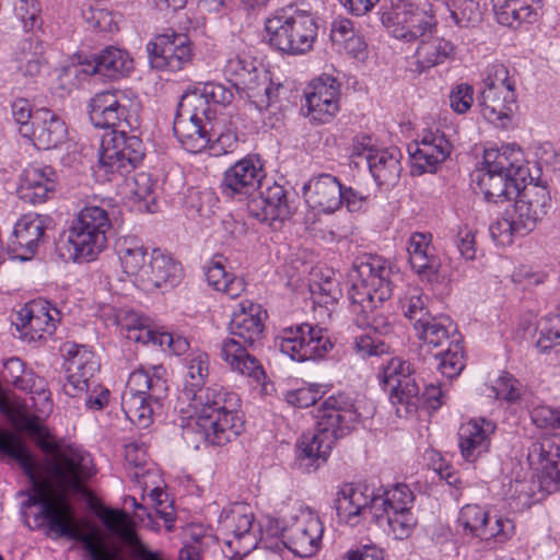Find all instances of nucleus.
<instances>
[{
	"mask_svg": "<svg viewBox=\"0 0 560 560\" xmlns=\"http://www.w3.org/2000/svg\"><path fill=\"white\" fill-rule=\"evenodd\" d=\"M390 265L380 256L357 258L348 273L350 312L358 327L370 328L386 336L392 332V320L384 303L392 296Z\"/></svg>",
	"mask_w": 560,
	"mask_h": 560,
	"instance_id": "nucleus-2",
	"label": "nucleus"
},
{
	"mask_svg": "<svg viewBox=\"0 0 560 560\" xmlns=\"http://www.w3.org/2000/svg\"><path fill=\"white\" fill-rule=\"evenodd\" d=\"M378 378L384 387L417 382L412 364L398 357L390 358L386 363L382 364Z\"/></svg>",
	"mask_w": 560,
	"mask_h": 560,
	"instance_id": "nucleus-48",
	"label": "nucleus"
},
{
	"mask_svg": "<svg viewBox=\"0 0 560 560\" xmlns=\"http://www.w3.org/2000/svg\"><path fill=\"white\" fill-rule=\"evenodd\" d=\"M539 0H492L497 21L505 26L516 28L522 23H532L536 19L534 4Z\"/></svg>",
	"mask_w": 560,
	"mask_h": 560,
	"instance_id": "nucleus-41",
	"label": "nucleus"
},
{
	"mask_svg": "<svg viewBox=\"0 0 560 560\" xmlns=\"http://www.w3.org/2000/svg\"><path fill=\"white\" fill-rule=\"evenodd\" d=\"M451 16L459 27H471L480 21L479 5L474 0H462Z\"/></svg>",
	"mask_w": 560,
	"mask_h": 560,
	"instance_id": "nucleus-58",
	"label": "nucleus"
},
{
	"mask_svg": "<svg viewBox=\"0 0 560 560\" xmlns=\"http://www.w3.org/2000/svg\"><path fill=\"white\" fill-rule=\"evenodd\" d=\"M21 69L25 74L35 77L39 74L45 59L43 57V47L38 40L28 39L23 43Z\"/></svg>",
	"mask_w": 560,
	"mask_h": 560,
	"instance_id": "nucleus-54",
	"label": "nucleus"
},
{
	"mask_svg": "<svg viewBox=\"0 0 560 560\" xmlns=\"http://www.w3.org/2000/svg\"><path fill=\"white\" fill-rule=\"evenodd\" d=\"M253 522L254 515L244 504H235L229 510H223L219 516V525L223 534L232 535L237 540L252 536Z\"/></svg>",
	"mask_w": 560,
	"mask_h": 560,
	"instance_id": "nucleus-45",
	"label": "nucleus"
},
{
	"mask_svg": "<svg viewBox=\"0 0 560 560\" xmlns=\"http://www.w3.org/2000/svg\"><path fill=\"white\" fill-rule=\"evenodd\" d=\"M46 230V218L36 213L22 215L14 225L9 250L15 258L26 260L32 257Z\"/></svg>",
	"mask_w": 560,
	"mask_h": 560,
	"instance_id": "nucleus-31",
	"label": "nucleus"
},
{
	"mask_svg": "<svg viewBox=\"0 0 560 560\" xmlns=\"http://www.w3.org/2000/svg\"><path fill=\"white\" fill-rule=\"evenodd\" d=\"M67 127L63 120L47 108L34 112L32 135L35 144L43 150L56 148L67 138Z\"/></svg>",
	"mask_w": 560,
	"mask_h": 560,
	"instance_id": "nucleus-36",
	"label": "nucleus"
},
{
	"mask_svg": "<svg viewBox=\"0 0 560 560\" xmlns=\"http://www.w3.org/2000/svg\"><path fill=\"white\" fill-rule=\"evenodd\" d=\"M319 397V392L314 386L300 387L285 392L284 400L298 408H307L313 406Z\"/></svg>",
	"mask_w": 560,
	"mask_h": 560,
	"instance_id": "nucleus-63",
	"label": "nucleus"
},
{
	"mask_svg": "<svg viewBox=\"0 0 560 560\" xmlns=\"http://www.w3.org/2000/svg\"><path fill=\"white\" fill-rule=\"evenodd\" d=\"M210 122L198 119L184 118L177 115L173 131L182 145L191 153H199L212 141V135L208 131L207 126Z\"/></svg>",
	"mask_w": 560,
	"mask_h": 560,
	"instance_id": "nucleus-40",
	"label": "nucleus"
},
{
	"mask_svg": "<svg viewBox=\"0 0 560 560\" xmlns=\"http://www.w3.org/2000/svg\"><path fill=\"white\" fill-rule=\"evenodd\" d=\"M238 307L229 325L231 337L221 343L220 357L233 372L259 383L265 378V371L247 347L261 340L267 312L248 300L242 301Z\"/></svg>",
	"mask_w": 560,
	"mask_h": 560,
	"instance_id": "nucleus-6",
	"label": "nucleus"
},
{
	"mask_svg": "<svg viewBox=\"0 0 560 560\" xmlns=\"http://www.w3.org/2000/svg\"><path fill=\"white\" fill-rule=\"evenodd\" d=\"M224 75L237 89L247 92V96H259L260 84H266L268 71L258 68L249 57L234 55L226 60Z\"/></svg>",
	"mask_w": 560,
	"mask_h": 560,
	"instance_id": "nucleus-34",
	"label": "nucleus"
},
{
	"mask_svg": "<svg viewBox=\"0 0 560 560\" xmlns=\"http://www.w3.org/2000/svg\"><path fill=\"white\" fill-rule=\"evenodd\" d=\"M428 303L429 296L418 287H409L400 299L401 312L415 329L431 317Z\"/></svg>",
	"mask_w": 560,
	"mask_h": 560,
	"instance_id": "nucleus-47",
	"label": "nucleus"
},
{
	"mask_svg": "<svg viewBox=\"0 0 560 560\" xmlns=\"http://www.w3.org/2000/svg\"><path fill=\"white\" fill-rule=\"evenodd\" d=\"M59 319L60 313L56 307L46 301H38L21 308L15 326L24 339L36 341L43 339L45 334L51 336Z\"/></svg>",
	"mask_w": 560,
	"mask_h": 560,
	"instance_id": "nucleus-23",
	"label": "nucleus"
},
{
	"mask_svg": "<svg viewBox=\"0 0 560 560\" xmlns=\"http://www.w3.org/2000/svg\"><path fill=\"white\" fill-rule=\"evenodd\" d=\"M65 350L67 383L63 385V390L70 397H81L83 393H89L93 383L97 382L96 373L100 370V362L86 346L67 343Z\"/></svg>",
	"mask_w": 560,
	"mask_h": 560,
	"instance_id": "nucleus-17",
	"label": "nucleus"
},
{
	"mask_svg": "<svg viewBox=\"0 0 560 560\" xmlns=\"http://www.w3.org/2000/svg\"><path fill=\"white\" fill-rule=\"evenodd\" d=\"M133 68V60L128 51L118 47L108 46L96 54L92 60L81 62L80 71L92 75L116 80L127 75Z\"/></svg>",
	"mask_w": 560,
	"mask_h": 560,
	"instance_id": "nucleus-35",
	"label": "nucleus"
},
{
	"mask_svg": "<svg viewBox=\"0 0 560 560\" xmlns=\"http://www.w3.org/2000/svg\"><path fill=\"white\" fill-rule=\"evenodd\" d=\"M474 103V88L467 83L456 85L450 93V105L457 114L468 112Z\"/></svg>",
	"mask_w": 560,
	"mask_h": 560,
	"instance_id": "nucleus-61",
	"label": "nucleus"
},
{
	"mask_svg": "<svg viewBox=\"0 0 560 560\" xmlns=\"http://www.w3.org/2000/svg\"><path fill=\"white\" fill-rule=\"evenodd\" d=\"M186 374L183 381V387L178 394L176 409H187L191 402L197 401L199 396H203L209 390L222 388L219 385L205 387L209 376V357L203 351H195L186 358Z\"/></svg>",
	"mask_w": 560,
	"mask_h": 560,
	"instance_id": "nucleus-26",
	"label": "nucleus"
},
{
	"mask_svg": "<svg viewBox=\"0 0 560 560\" xmlns=\"http://www.w3.org/2000/svg\"><path fill=\"white\" fill-rule=\"evenodd\" d=\"M161 366L152 373L143 368L130 373L121 395V408L127 419L141 428H148L154 412L161 409L167 397L168 386L162 377Z\"/></svg>",
	"mask_w": 560,
	"mask_h": 560,
	"instance_id": "nucleus-8",
	"label": "nucleus"
},
{
	"mask_svg": "<svg viewBox=\"0 0 560 560\" xmlns=\"http://www.w3.org/2000/svg\"><path fill=\"white\" fill-rule=\"evenodd\" d=\"M355 400L346 393L327 397L316 409V432L304 433L296 445V459L315 470L329 455L336 440L348 434L360 420Z\"/></svg>",
	"mask_w": 560,
	"mask_h": 560,
	"instance_id": "nucleus-4",
	"label": "nucleus"
},
{
	"mask_svg": "<svg viewBox=\"0 0 560 560\" xmlns=\"http://www.w3.org/2000/svg\"><path fill=\"white\" fill-rule=\"evenodd\" d=\"M247 207L254 218L275 228L277 223L283 222L291 215L287 191L277 183L264 188L258 196L248 201Z\"/></svg>",
	"mask_w": 560,
	"mask_h": 560,
	"instance_id": "nucleus-27",
	"label": "nucleus"
},
{
	"mask_svg": "<svg viewBox=\"0 0 560 560\" xmlns=\"http://www.w3.org/2000/svg\"><path fill=\"white\" fill-rule=\"evenodd\" d=\"M128 100L116 91H102L90 101V120L97 128H116L103 136L100 149L98 172L107 180L122 177L133 170L144 156V145L137 135H129L126 128L133 129Z\"/></svg>",
	"mask_w": 560,
	"mask_h": 560,
	"instance_id": "nucleus-1",
	"label": "nucleus"
},
{
	"mask_svg": "<svg viewBox=\"0 0 560 560\" xmlns=\"http://www.w3.org/2000/svg\"><path fill=\"white\" fill-rule=\"evenodd\" d=\"M110 228L112 223L104 208L84 207L73 219L68 231V243L73 249V259L80 261L95 259L106 247V234Z\"/></svg>",
	"mask_w": 560,
	"mask_h": 560,
	"instance_id": "nucleus-12",
	"label": "nucleus"
},
{
	"mask_svg": "<svg viewBox=\"0 0 560 560\" xmlns=\"http://www.w3.org/2000/svg\"><path fill=\"white\" fill-rule=\"evenodd\" d=\"M389 401L399 418L415 415L421 405V390L418 382L405 383L400 386H386Z\"/></svg>",
	"mask_w": 560,
	"mask_h": 560,
	"instance_id": "nucleus-46",
	"label": "nucleus"
},
{
	"mask_svg": "<svg viewBox=\"0 0 560 560\" xmlns=\"http://www.w3.org/2000/svg\"><path fill=\"white\" fill-rule=\"evenodd\" d=\"M116 250L124 272L133 277V281L139 285L144 268H148L151 260L148 247L135 236H122L117 240Z\"/></svg>",
	"mask_w": 560,
	"mask_h": 560,
	"instance_id": "nucleus-38",
	"label": "nucleus"
},
{
	"mask_svg": "<svg viewBox=\"0 0 560 560\" xmlns=\"http://www.w3.org/2000/svg\"><path fill=\"white\" fill-rule=\"evenodd\" d=\"M24 428L43 452L52 455V460L47 466V478L40 477L47 485V498L51 488L60 493V498L70 493L88 494L85 481L94 472L90 455L73 447L61 451L37 417L25 418Z\"/></svg>",
	"mask_w": 560,
	"mask_h": 560,
	"instance_id": "nucleus-5",
	"label": "nucleus"
},
{
	"mask_svg": "<svg viewBox=\"0 0 560 560\" xmlns=\"http://www.w3.org/2000/svg\"><path fill=\"white\" fill-rule=\"evenodd\" d=\"M40 12L37 0H16L14 3V14L22 22L25 31L40 26Z\"/></svg>",
	"mask_w": 560,
	"mask_h": 560,
	"instance_id": "nucleus-55",
	"label": "nucleus"
},
{
	"mask_svg": "<svg viewBox=\"0 0 560 560\" xmlns=\"http://www.w3.org/2000/svg\"><path fill=\"white\" fill-rule=\"evenodd\" d=\"M155 183L151 175L144 172L137 173L132 179V187L130 194L136 202L139 203V209L147 212H155Z\"/></svg>",
	"mask_w": 560,
	"mask_h": 560,
	"instance_id": "nucleus-50",
	"label": "nucleus"
},
{
	"mask_svg": "<svg viewBox=\"0 0 560 560\" xmlns=\"http://www.w3.org/2000/svg\"><path fill=\"white\" fill-rule=\"evenodd\" d=\"M324 525L310 509H300L283 530V544L299 557H313L322 546Z\"/></svg>",
	"mask_w": 560,
	"mask_h": 560,
	"instance_id": "nucleus-15",
	"label": "nucleus"
},
{
	"mask_svg": "<svg viewBox=\"0 0 560 560\" xmlns=\"http://www.w3.org/2000/svg\"><path fill=\"white\" fill-rule=\"evenodd\" d=\"M200 89L210 105H228L233 100L232 91L221 83L207 82Z\"/></svg>",
	"mask_w": 560,
	"mask_h": 560,
	"instance_id": "nucleus-64",
	"label": "nucleus"
},
{
	"mask_svg": "<svg viewBox=\"0 0 560 560\" xmlns=\"http://www.w3.org/2000/svg\"><path fill=\"white\" fill-rule=\"evenodd\" d=\"M57 174L51 166H30L21 175L18 195L28 203H43L56 191Z\"/></svg>",
	"mask_w": 560,
	"mask_h": 560,
	"instance_id": "nucleus-32",
	"label": "nucleus"
},
{
	"mask_svg": "<svg viewBox=\"0 0 560 560\" xmlns=\"http://www.w3.org/2000/svg\"><path fill=\"white\" fill-rule=\"evenodd\" d=\"M149 62L153 69L161 71H179L194 56L192 42L188 35L168 30L158 35L147 45Z\"/></svg>",
	"mask_w": 560,
	"mask_h": 560,
	"instance_id": "nucleus-14",
	"label": "nucleus"
},
{
	"mask_svg": "<svg viewBox=\"0 0 560 560\" xmlns=\"http://www.w3.org/2000/svg\"><path fill=\"white\" fill-rule=\"evenodd\" d=\"M401 158L402 154L396 147L378 149L370 153L368 165L377 185L394 186L398 182L402 171Z\"/></svg>",
	"mask_w": 560,
	"mask_h": 560,
	"instance_id": "nucleus-39",
	"label": "nucleus"
},
{
	"mask_svg": "<svg viewBox=\"0 0 560 560\" xmlns=\"http://www.w3.org/2000/svg\"><path fill=\"white\" fill-rule=\"evenodd\" d=\"M408 260L411 269L423 281H438L441 262L432 245V234L415 232L407 243Z\"/></svg>",
	"mask_w": 560,
	"mask_h": 560,
	"instance_id": "nucleus-30",
	"label": "nucleus"
},
{
	"mask_svg": "<svg viewBox=\"0 0 560 560\" xmlns=\"http://www.w3.org/2000/svg\"><path fill=\"white\" fill-rule=\"evenodd\" d=\"M417 336L433 348L446 347L435 354L436 368L447 378L456 377L465 366L462 336L448 316H431L418 328Z\"/></svg>",
	"mask_w": 560,
	"mask_h": 560,
	"instance_id": "nucleus-11",
	"label": "nucleus"
},
{
	"mask_svg": "<svg viewBox=\"0 0 560 560\" xmlns=\"http://www.w3.org/2000/svg\"><path fill=\"white\" fill-rule=\"evenodd\" d=\"M183 279L182 265L172 256L160 249L151 252V260L138 287L144 291L161 289L168 291L180 283Z\"/></svg>",
	"mask_w": 560,
	"mask_h": 560,
	"instance_id": "nucleus-29",
	"label": "nucleus"
},
{
	"mask_svg": "<svg viewBox=\"0 0 560 560\" xmlns=\"http://www.w3.org/2000/svg\"><path fill=\"white\" fill-rule=\"evenodd\" d=\"M483 90L516 92V80L514 74L510 73L508 67L500 62L491 63L487 67L483 78Z\"/></svg>",
	"mask_w": 560,
	"mask_h": 560,
	"instance_id": "nucleus-51",
	"label": "nucleus"
},
{
	"mask_svg": "<svg viewBox=\"0 0 560 560\" xmlns=\"http://www.w3.org/2000/svg\"><path fill=\"white\" fill-rule=\"evenodd\" d=\"M101 517L108 529L119 533L130 541L136 538L135 533L128 527V516L125 512L106 510Z\"/></svg>",
	"mask_w": 560,
	"mask_h": 560,
	"instance_id": "nucleus-62",
	"label": "nucleus"
},
{
	"mask_svg": "<svg viewBox=\"0 0 560 560\" xmlns=\"http://www.w3.org/2000/svg\"><path fill=\"white\" fill-rule=\"evenodd\" d=\"M514 222L516 221L512 214L493 222L489 228L493 241L501 245H506L512 243L514 235H526L523 230L516 228Z\"/></svg>",
	"mask_w": 560,
	"mask_h": 560,
	"instance_id": "nucleus-57",
	"label": "nucleus"
},
{
	"mask_svg": "<svg viewBox=\"0 0 560 560\" xmlns=\"http://www.w3.org/2000/svg\"><path fill=\"white\" fill-rule=\"evenodd\" d=\"M303 196L313 209L332 213L342 205V185L330 174H320L303 186Z\"/></svg>",
	"mask_w": 560,
	"mask_h": 560,
	"instance_id": "nucleus-33",
	"label": "nucleus"
},
{
	"mask_svg": "<svg viewBox=\"0 0 560 560\" xmlns=\"http://www.w3.org/2000/svg\"><path fill=\"white\" fill-rule=\"evenodd\" d=\"M457 524L465 535L485 540L504 541L514 534L515 529L514 523L504 517H497L493 525H491L488 513L476 504H467L462 508Z\"/></svg>",
	"mask_w": 560,
	"mask_h": 560,
	"instance_id": "nucleus-20",
	"label": "nucleus"
},
{
	"mask_svg": "<svg viewBox=\"0 0 560 560\" xmlns=\"http://www.w3.org/2000/svg\"><path fill=\"white\" fill-rule=\"evenodd\" d=\"M264 177L261 161L255 156H246L224 172L222 192L232 198L248 196L259 187Z\"/></svg>",
	"mask_w": 560,
	"mask_h": 560,
	"instance_id": "nucleus-25",
	"label": "nucleus"
},
{
	"mask_svg": "<svg viewBox=\"0 0 560 560\" xmlns=\"http://www.w3.org/2000/svg\"><path fill=\"white\" fill-rule=\"evenodd\" d=\"M529 465L540 471V482L548 490H560V444L553 436H544L530 444Z\"/></svg>",
	"mask_w": 560,
	"mask_h": 560,
	"instance_id": "nucleus-24",
	"label": "nucleus"
},
{
	"mask_svg": "<svg viewBox=\"0 0 560 560\" xmlns=\"http://www.w3.org/2000/svg\"><path fill=\"white\" fill-rule=\"evenodd\" d=\"M526 170L516 166L505 152L485 150L482 166L474 174L478 189L489 202H504L518 191V179L524 180Z\"/></svg>",
	"mask_w": 560,
	"mask_h": 560,
	"instance_id": "nucleus-10",
	"label": "nucleus"
},
{
	"mask_svg": "<svg viewBox=\"0 0 560 560\" xmlns=\"http://www.w3.org/2000/svg\"><path fill=\"white\" fill-rule=\"evenodd\" d=\"M177 115L184 116V118L195 119V121L200 119L210 122L211 106L200 86L183 95L178 105Z\"/></svg>",
	"mask_w": 560,
	"mask_h": 560,
	"instance_id": "nucleus-49",
	"label": "nucleus"
},
{
	"mask_svg": "<svg viewBox=\"0 0 560 560\" xmlns=\"http://www.w3.org/2000/svg\"><path fill=\"white\" fill-rule=\"evenodd\" d=\"M224 261L223 256H214L211 259L206 269L207 281L214 290L236 299L245 291L246 283L243 278L228 273Z\"/></svg>",
	"mask_w": 560,
	"mask_h": 560,
	"instance_id": "nucleus-44",
	"label": "nucleus"
},
{
	"mask_svg": "<svg viewBox=\"0 0 560 560\" xmlns=\"http://www.w3.org/2000/svg\"><path fill=\"white\" fill-rule=\"evenodd\" d=\"M418 42L415 58L420 72L443 63L454 54V45L443 37L431 35Z\"/></svg>",
	"mask_w": 560,
	"mask_h": 560,
	"instance_id": "nucleus-42",
	"label": "nucleus"
},
{
	"mask_svg": "<svg viewBox=\"0 0 560 560\" xmlns=\"http://www.w3.org/2000/svg\"><path fill=\"white\" fill-rule=\"evenodd\" d=\"M0 462H15L31 481L27 505H37L39 494L47 495V485L40 480L38 465L23 438L15 431L0 427Z\"/></svg>",
	"mask_w": 560,
	"mask_h": 560,
	"instance_id": "nucleus-16",
	"label": "nucleus"
},
{
	"mask_svg": "<svg viewBox=\"0 0 560 560\" xmlns=\"http://www.w3.org/2000/svg\"><path fill=\"white\" fill-rule=\"evenodd\" d=\"M557 346H560V306L555 314L539 323V338L536 341V348L542 353Z\"/></svg>",
	"mask_w": 560,
	"mask_h": 560,
	"instance_id": "nucleus-52",
	"label": "nucleus"
},
{
	"mask_svg": "<svg viewBox=\"0 0 560 560\" xmlns=\"http://www.w3.org/2000/svg\"><path fill=\"white\" fill-rule=\"evenodd\" d=\"M340 82L324 73L315 79L305 94V106L311 120L318 124L329 122L339 112Z\"/></svg>",
	"mask_w": 560,
	"mask_h": 560,
	"instance_id": "nucleus-19",
	"label": "nucleus"
},
{
	"mask_svg": "<svg viewBox=\"0 0 560 560\" xmlns=\"http://www.w3.org/2000/svg\"><path fill=\"white\" fill-rule=\"evenodd\" d=\"M276 343L283 354L298 362L323 358L332 349L326 331L307 323L282 329Z\"/></svg>",
	"mask_w": 560,
	"mask_h": 560,
	"instance_id": "nucleus-13",
	"label": "nucleus"
},
{
	"mask_svg": "<svg viewBox=\"0 0 560 560\" xmlns=\"http://www.w3.org/2000/svg\"><path fill=\"white\" fill-rule=\"evenodd\" d=\"M317 23L312 14L293 5L275 10L265 21L269 45L287 55H304L312 50L317 37Z\"/></svg>",
	"mask_w": 560,
	"mask_h": 560,
	"instance_id": "nucleus-7",
	"label": "nucleus"
},
{
	"mask_svg": "<svg viewBox=\"0 0 560 560\" xmlns=\"http://www.w3.org/2000/svg\"><path fill=\"white\" fill-rule=\"evenodd\" d=\"M354 349L362 357H378L387 353L389 347L386 342L370 334H362L354 338Z\"/></svg>",
	"mask_w": 560,
	"mask_h": 560,
	"instance_id": "nucleus-60",
	"label": "nucleus"
},
{
	"mask_svg": "<svg viewBox=\"0 0 560 560\" xmlns=\"http://www.w3.org/2000/svg\"><path fill=\"white\" fill-rule=\"evenodd\" d=\"M497 425L485 418L471 419L458 429V447L462 457L468 463H475L489 453L491 435Z\"/></svg>",
	"mask_w": 560,
	"mask_h": 560,
	"instance_id": "nucleus-28",
	"label": "nucleus"
},
{
	"mask_svg": "<svg viewBox=\"0 0 560 560\" xmlns=\"http://www.w3.org/2000/svg\"><path fill=\"white\" fill-rule=\"evenodd\" d=\"M381 22L396 39L415 43L438 32V18L433 4L412 0H384Z\"/></svg>",
	"mask_w": 560,
	"mask_h": 560,
	"instance_id": "nucleus-9",
	"label": "nucleus"
},
{
	"mask_svg": "<svg viewBox=\"0 0 560 560\" xmlns=\"http://www.w3.org/2000/svg\"><path fill=\"white\" fill-rule=\"evenodd\" d=\"M383 521L386 522L388 533L395 539L408 538L417 524L412 511L387 512L384 513Z\"/></svg>",
	"mask_w": 560,
	"mask_h": 560,
	"instance_id": "nucleus-53",
	"label": "nucleus"
},
{
	"mask_svg": "<svg viewBox=\"0 0 560 560\" xmlns=\"http://www.w3.org/2000/svg\"><path fill=\"white\" fill-rule=\"evenodd\" d=\"M130 322V324L125 325L128 339L143 345L151 343L160 347V339H162L161 336L165 331H159L150 328L149 326H144L135 315H131Z\"/></svg>",
	"mask_w": 560,
	"mask_h": 560,
	"instance_id": "nucleus-56",
	"label": "nucleus"
},
{
	"mask_svg": "<svg viewBox=\"0 0 560 560\" xmlns=\"http://www.w3.org/2000/svg\"><path fill=\"white\" fill-rule=\"evenodd\" d=\"M240 399L225 388H214L187 409L178 410L185 416L182 435L186 443L198 450L201 445L221 446L235 440L243 430L237 416Z\"/></svg>",
	"mask_w": 560,
	"mask_h": 560,
	"instance_id": "nucleus-3",
	"label": "nucleus"
},
{
	"mask_svg": "<svg viewBox=\"0 0 560 560\" xmlns=\"http://www.w3.org/2000/svg\"><path fill=\"white\" fill-rule=\"evenodd\" d=\"M481 115L491 124L506 127L517 107L516 92L482 90L478 98Z\"/></svg>",
	"mask_w": 560,
	"mask_h": 560,
	"instance_id": "nucleus-37",
	"label": "nucleus"
},
{
	"mask_svg": "<svg viewBox=\"0 0 560 560\" xmlns=\"http://www.w3.org/2000/svg\"><path fill=\"white\" fill-rule=\"evenodd\" d=\"M452 151V144L445 135L436 130H427L421 139L409 145L412 175L433 173Z\"/></svg>",
	"mask_w": 560,
	"mask_h": 560,
	"instance_id": "nucleus-21",
	"label": "nucleus"
},
{
	"mask_svg": "<svg viewBox=\"0 0 560 560\" xmlns=\"http://www.w3.org/2000/svg\"><path fill=\"white\" fill-rule=\"evenodd\" d=\"M374 491L366 486L343 482L338 486L334 508L341 522L351 526L359 523L360 518L368 516L375 520Z\"/></svg>",
	"mask_w": 560,
	"mask_h": 560,
	"instance_id": "nucleus-18",
	"label": "nucleus"
},
{
	"mask_svg": "<svg viewBox=\"0 0 560 560\" xmlns=\"http://www.w3.org/2000/svg\"><path fill=\"white\" fill-rule=\"evenodd\" d=\"M413 500V492L404 483H397L381 494L375 493V521L383 525L384 513L411 511Z\"/></svg>",
	"mask_w": 560,
	"mask_h": 560,
	"instance_id": "nucleus-43",
	"label": "nucleus"
},
{
	"mask_svg": "<svg viewBox=\"0 0 560 560\" xmlns=\"http://www.w3.org/2000/svg\"><path fill=\"white\" fill-rule=\"evenodd\" d=\"M492 390L497 398L509 402H515L521 397L520 382L509 373H503L497 378Z\"/></svg>",
	"mask_w": 560,
	"mask_h": 560,
	"instance_id": "nucleus-59",
	"label": "nucleus"
},
{
	"mask_svg": "<svg viewBox=\"0 0 560 560\" xmlns=\"http://www.w3.org/2000/svg\"><path fill=\"white\" fill-rule=\"evenodd\" d=\"M515 195L517 198L511 214L516 221L514 222L516 228L527 234L547 214L550 195L545 186L539 185L526 186Z\"/></svg>",
	"mask_w": 560,
	"mask_h": 560,
	"instance_id": "nucleus-22",
	"label": "nucleus"
}]
</instances>
